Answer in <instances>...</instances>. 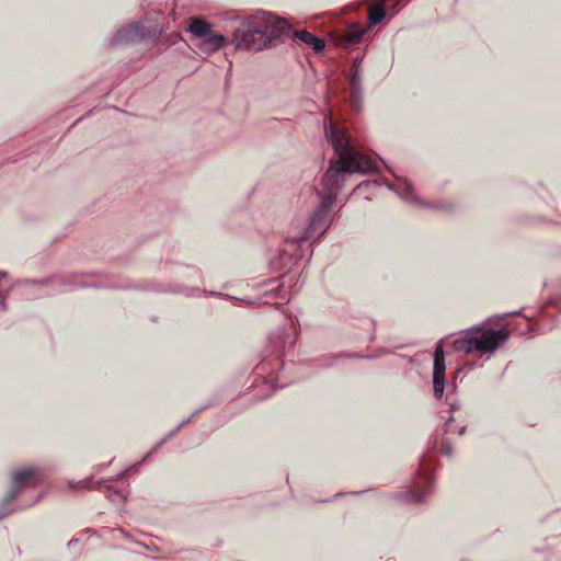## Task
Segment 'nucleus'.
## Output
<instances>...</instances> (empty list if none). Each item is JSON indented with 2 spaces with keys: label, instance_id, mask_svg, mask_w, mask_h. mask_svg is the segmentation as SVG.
<instances>
[{
  "label": "nucleus",
  "instance_id": "1",
  "mask_svg": "<svg viewBox=\"0 0 561 561\" xmlns=\"http://www.w3.org/2000/svg\"><path fill=\"white\" fill-rule=\"evenodd\" d=\"M325 135L330 138L335 156L331 159L320 186L316 187V194L320 201L319 206L312 213L305 232L287 237L285 240L287 244L300 247L306 241H317L322 237L332 224L329 210L336 201L337 192L343 186L345 174H365L376 170V163L352 146L346 129L336 127L330 121Z\"/></svg>",
  "mask_w": 561,
  "mask_h": 561
},
{
  "label": "nucleus",
  "instance_id": "2",
  "mask_svg": "<svg viewBox=\"0 0 561 561\" xmlns=\"http://www.w3.org/2000/svg\"><path fill=\"white\" fill-rule=\"evenodd\" d=\"M289 28L286 20L256 11L240 20L232 32L231 42L239 50L260 51L283 43Z\"/></svg>",
  "mask_w": 561,
  "mask_h": 561
},
{
  "label": "nucleus",
  "instance_id": "3",
  "mask_svg": "<svg viewBox=\"0 0 561 561\" xmlns=\"http://www.w3.org/2000/svg\"><path fill=\"white\" fill-rule=\"evenodd\" d=\"M508 339L506 329H480L474 328L465 333L463 336L453 342L456 352L466 354L477 352L480 354L493 353L501 343Z\"/></svg>",
  "mask_w": 561,
  "mask_h": 561
},
{
  "label": "nucleus",
  "instance_id": "4",
  "mask_svg": "<svg viewBox=\"0 0 561 561\" xmlns=\"http://www.w3.org/2000/svg\"><path fill=\"white\" fill-rule=\"evenodd\" d=\"M41 470L28 468L12 473L13 484L7 495L0 501V519L10 515L13 510L9 505L13 503L23 486L35 488L39 484Z\"/></svg>",
  "mask_w": 561,
  "mask_h": 561
},
{
  "label": "nucleus",
  "instance_id": "5",
  "mask_svg": "<svg viewBox=\"0 0 561 561\" xmlns=\"http://www.w3.org/2000/svg\"><path fill=\"white\" fill-rule=\"evenodd\" d=\"M433 489L432 472L426 468L425 463H422L416 470L410 490L398 493V496L422 504L425 503L426 497L433 492Z\"/></svg>",
  "mask_w": 561,
  "mask_h": 561
},
{
  "label": "nucleus",
  "instance_id": "6",
  "mask_svg": "<svg viewBox=\"0 0 561 561\" xmlns=\"http://www.w3.org/2000/svg\"><path fill=\"white\" fill-rule=\"evenodd\" d=\"M297 331L293 323L284 325L278 333L268 337L270 346L273 353L282 356L291 350L296 343Z\"/></svg>",
  "mask_w": 561,
  "mask_h": 561
},
{
  "label": "nucleus",
  "instance_id": "7",
  "mask_svg": "<svg viewBox=\"0 0 561 561\" xmlns=\"http://www.w3.org/2000/svg\"><path fill=\"white\" fill-rule=\"evenodd\" d=\"M445 353L443 346L438 344L434 352V365H433V389L434 396L437 399H442L445 392Z\"/></svg>",
  "mask_w": 561,
  "mask_h": 561
},
{
  "label": "nucleus",
  "instance_id": "8",
  "mask_svg": "<svg viewBox=\"0 0 561 561\" xmlns=\"http://www.w3.org/2000/svg\"><path fill=\"white\" fill-rule=\"evenodd\" d=\"M388 187L409 203L424 205L414 194L413 185L407 179L397 178V183L389 184Z\"/></svg>",
  "mask_w": 561,
  "mask_h": 561
},
{
  "label": "nucleus",
  "instance_id": "9",
  "mask_svg": "<svg viewBox=\"0 0 561 561\" xmlns=\"http://www.w3.org/2000/svg\"><path fill=\"white\" fill-rule=\"evenodd\" d=\"M350 85V98L352 105L356 111H358L360 110L363 102V88L358 67L355 68V70L352 73Z\"/></svg>",
  "mask_w": 561,
  "mask_h": 561
},
{
  "label": "nucleus",
  "instance_id": "10",
  "mask_svg": "<svg viewBox=\"0 0 561 561\" xmlns=\"http://www.w3.org/2000/svg\"><path fill=\"white\" fill-rule=\"evenodd\" d=\"M226 43V37L221 34L207 35L203 37L198 44H196L197 48L205 54H213L219 50Z\"/></svg>",
  "mask_w": 561,
  "mask_h": 561
},
{
  "label": "nucleus",
  "instance_id": "11",
  "mask_svg": "<svg viewBox=\"0 0 561 561\" xmlns=\"http://www.w3.org/2000/svg\"><path fill=\"white\" fill-rule=\"evenodd\" d=\"M294 37L307 45H310L317 54L321 53L325 47V42L323 38L310 33L307 30L295 32Z\"/></svg>",
  "mask_w": 561,
  "mask_h": 561
},
{
  "label": "nucleus",
  "instance_id": "12",
  "mask_svg": "<svg viewBox=\"0 0 561 561\" xmlns=\"http://www.w3.org/2000/svg\"><path fill=\"white\" fill-rule=\"evenodd\" d=\"M211 26L213 25L209 22H206L202 18H195L192 19L187 27V31L192 33L194 36L202 39L203 37H206L210 34Z\"/></svg>",
  "mask_w": 561,
  "mask_h": 561
},
{
  "label": "nucleus",
  "instance_id": "13",
  "mask_svg": "<svg viewBox=\"0 0 561 561\" xmlns=\"http://www.w3.org/2000/svg\"><path fill=\"white\" fill-rule=\"evenodd\" d=\"M135 39V30H133L131 24H129L118 30L116 35L110 41V46L114 47L119 44H129Z\"/></svg>",
  "mask_w": 561,
  "mask_h": 561
},
{
  "label": "nucleus",
  "instance_id": "14",
  "mask_svg": "<svg viewBox=\"0 0 561 561\" xmlns=\"http://www.w3.org/2000/svg\"><path fill=\"white\" fill-rule=\"evenodd\" d=\"M208 405L203 407L198 410H196L191 416L184 419L173 431L169 432L159 442L153 449L147 455V457L153 453H156L164 443H167L170 438L176 435V433L186 424L191 423L192 420L199 414L204 409H206Z\"/></svg>",
  "mask_w": 561,
  "mask_h": 561
},
{
  "label": "nucleus",
  "instance_id": "15",
  "mask_svg": "<svg viewBox=\"0 0 561 561\" xmlns=\"http://www.w3.org/2000/svg\"><path fill=\"white\" fill-rule=\"evenodd\" d=\"M387 7L383 3H378L369 9L368 22L370 25L379 24L387 14Z\"/></svg>",
  "mask_w": 561,
  "mask_h": 561
},
{
  "label": "nucleus",
  "instance_id": "16",
  "mask_svg": "<svg viewBox=\"0 0 561 561\" xmlns=\"http://www.w3.org/2000/svg\"><path fill=\"white\" fill-rule=\"evenodd\" d=\"M135 30V36L139 39H149L156 36V30L148 27L144 22H135L131 24Z\"/></svg>",
  "mask_w": 561,
  "mask_h": 561
},
{
  "label": "nucleus",
  "instance_id": "17",
  "mask_svg": "<svg viewBox=\"0 0 561 561\" xmlns=\"http://www.w3.org/2000/svg\"><path fill=\"white\" fill-rule=\"evenodd\" d=\"M363 30L360 26L358 25H351L346 31H345V34H344V42L346 44H356L358 43L362 37H363Z\"/></svg>",
  "mask_w": 561,
  "mask_h": 561
},
{
  "label": "nucleus",
  "instance_id": "18",
  "mask_svg": "<svg viewBox=\"0 0 561 561\" xmlns=\"http://www.w3.org/2000/svg\"><path fill=\"white\" fill-rule=\"evenodd\" d=\"M110 500L115 502L117 500H121V501H124L126 497L124 494H122L121 492L118 491H113L112 493H110L108 495Z\"/></svg>",
  "mask_w": 561,
  "mask_h": 561
},
{
  "label": "nucleus",
  "instance_id": "19",
  "mask_svg": "<svg viewBox=\"0 0 561 561\" xmlns=\"http://www.w3.org/2000/svg\"><path fill=\"white\" fill-rule=\"evenodd\" d=\"M59 280L60 279L58 277H51V278H47V279L41 280V282H33V283L34 284L48 285V284H51V283H57Z\"/></svg>",
  "mask_w": 561,
  "mask_h": 561
},
{
  "label": "nucleus",
  "instance_id": "20",
  "mask_svg": "<svg viewBox=\"0 0 561 561\" xmlns=\"http://www.w3.org/2000/svg\"><path fill=\"white\" fill-rule=\"evenodd\" d=\"M442 453L446 456H450L453 453L451 446L448 443H444L442 446Z\"/></svg>",
  "mask_w": 561,
  "mask_h": 561
},
{
  "label": "nucleus",
  "instance_id": "21",
  "mask_svg": "<svg viewBox=\"0 0 561 561\" xmlns=\"http://www.w3.org/2000/svg\"><path fill=\"white\" fill-rule=\"evenodd\" d=\"M284 289V286L280 284L278 286H276L275 288L271 289L272 293H274L277 297L280 295V293L283 291Z\"/></svg>",
  "mask_w": 561,
  "mask_h": 561
},
{
  "label": "nucleus",
  "instance_id": "22",
  "mask_svg": "<svg viewBox=\"0 0 561 561\" xmlns=\"http://www.w3.org/2000/svg\"><path fill=\"white\" fill-rule=\"evenodd\" d=\"M460 408V405L457 402L450 403V412H455Z\"/></svg>",
  "mask_w": 561,
  "mask_h": 561
},
{
  "label": "nucleus",
  "instance_id": "23",
  "mask_svg": "<svg viewBox=\"0 0 561 561\" xmlns=\"http://www.w3.org/2000/svg\"><path fill=\"white\" fill-rule=\"evenodd\" d=\"M451 422H453V417L450 416V417L446 421V423H445V430H444V431H445V433H446V432H448V428H449V426H450Z\"/></svg>",
  "mask_w": 561,
  "mask_h": 561
},
{
  "label": "nucleus",
  "instance_id": "24",
  "mask_svg": "<svg viewBox=\"0 0 561 561\" xmlns=\"http://www.w3.org/2000/svg\"><path fill=\"white\" fill-rule=\"evenodd\" d=\"M465 431H466V427L465 426H461L459 428V435H463L465 434Z\"/></svg>",
  "mask_w": 561,
  "mask_h": 561
},
{
  "label": "nucleus",
  "instance_id": "25",
  "mask_svg": "<svg viewBox=\"0 0 561 561\" xmlns=\"http://www.w3.org/2000/svg\"><path fill=\"white\" fill-rule=\"evenodd\" d=\"M8 274L5 272H0V278H5Z\"/></svg>",
  "mask_w": 561,
  "mask_h": 561
},
{
  "label": "nucleus",
  "instance_id": "26",
  "mask_svg": "<svg viewBox=\"0 0 561 561\" xmlns=\"http://www.w3.org/2000/svg\"><path fill=\"white\" fill-rule=\"evenodd\" d=\"M76 542H78V539H72V540H70V541L68 542V546H71V545H73V543H76Z\"/></svg>",
  "mask_w": 561,
  "mask_h": 561
},
{
  "label": "nucleus",
  "instance_id": "27",
  "mask_svg": "<svg viewBox=\"0 0 561 561\" xmlns=\"http://www.w3.org/2000/svg\"><path fill=\"white\" fill-rule=\"evenodd\" d=\"M124 474H125L124 472L119 473V474L117 476V479L123 478V477H124Z\"/></svg>",
  "mask_w": 561,
  "mask_h": 561
},
{
  "label": "nucleus",
  "instance_id": "28",
  "mask_svg": "<svg viewBox=\"0 0 561 561\" xmlns=\"http://www.w3.org/2000/svg\"><path fill=\"white\" fill-rule=\"evenodd\" d=\"M62 285H68L67 282L61 283ZM69 285H76L75 283H69Z\"/></svg>",
  "mask_w": 561,
  "mask_h": 561
},
{
  "label": "nucleus",
  "instance_id": "29",
  "mask_svg": "<svg viewBox=\"0 0 561 561\" xmlns=\"http://www.w3.org/2000/svg\"><path fill=\"white\" fill-rule=\"evenodd\" d=\"M350 357L362 358V356L358 355H350Z\"/></svg>",
  "mask_w": 561,
  "mask_h": 561
},
{
  "label": "nucleus",
  "instance_id": "30",
  "mask_svg": "<svg viewBox=\"0 0 561 561\" xmlns=\"http://www.w3.org/2000/svg\"><path fill=\"white\" fill-rule=\"evenodd\" d=\"M78 286L84 287V286H87V284L82 283V284H78Z\"/></svg>",
  "mask_w": 561,
  "mask_h": 561
}]
</instances>
